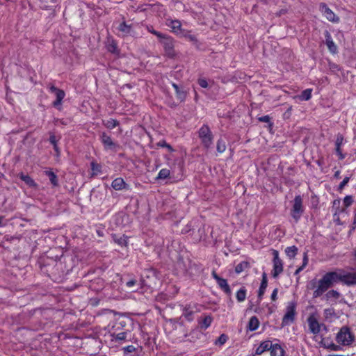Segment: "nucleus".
Segmentation results:
<instances>
[{"instance_id":"2f4dec72","label":"nucleus","mask_w":356,"mask_h":356,"mask_svg":"<svg viewBox=\"0 0 356 356\" xmlns=\"http://www.w3.org/2000/svg\"><path fill=\"white\" fill-rule=\"evenodd\" d=\"M103 124L109 129H113L120 124V122L115 119L110 118L109 120L103 121Z\"/></svg>"},{"instance_id":"423d86ee","label":"nucleus","mask_w":356,"mask_h":356,"mask_svg":"<svg viewBox=\"0 0 356 356\" xmlns=\"http://www.w3.org/2000/svg\"><path fill=\"white\" fill-rule=\"evenodd\" d=\"M184 273L191 278L198 276L202 271L201 266L195 262H192L189 259H187L186 261L184 262Z\"/></svg>"},{"instance_id":"7ed1b4c3","label":"nucleus","mask_w":356,"mask_h":356,"mask_svg":"<svg viewBox=\"0 0 356 356\" xmlns=\"http://www.w3.org/2000/svg\"><path fill=\"white\" fill-rule=\"evenodd\" d=\"M296 302L291 301L288 302L286 308V313L282 318V327L293 323L295 321L296 314Z\"/></svg>"},{"instance_id":"c9c22d12","label":"nucleus","mask_w":356,"mask_h":356,"mask_svg":"<svg viewBox=\"0 0 356 356\" xmlns=\"http://www.w3.org/2000/svg\"><path fill=\"white\" fill-rule=\"evenodd\" d=\"M307 264H308L307 252H305L304 255H303L302 264L301 266L298 268V269L295 271L294 274L296 275L298 273H300V272H301L305 268V267L307 265Z\"/></svg>"},{"instance_id":"4d7b16f0","label":"nucleus","mask_w":356,"mask_h":356,"mask_svg":"<svg viewBox=\"0 0 356 356\" xmlns=\"http://www.w3.org/2000/svg\"><path fill=\"white\" fill-rule=\"evenodd\" d=\"M340 203H341L340 199L334 200L333 201V206H332V207L333 208L336 207L337 209H339Z\"/></svg>"},{"instance_id":"338daca9","label":"nucleus","mask_w":356,"mask_h":356,"mask_svg":"<svg viewBox=\"0 0 356 356\" xmlns=\"http://www.w3.org/2000/svg\"><path fill=\"white\" fill-rule=\"evenodd\" d=\"M179 98H182V97H184L186 95L184 92H179Z\"/></svg>"},{"instance_id":"bf43d9fd","label":"nucleus","mask_w":356,"mask_h":356,"mask_svg":"<svg viewBox=\"0 0 356 356\" xmlns=\"http://www.w3.org/2000/svg\"><path fill=\"white\" fill-rule=\"evenodd\" d=\"M159 145L161 146V147H166L169 149H171V147L170 145L167 144L165 141H162V142H160L159 143Z\"/></svg>"},{"instance_id":"b1692460","label":"nucleus","mask_w":356,"mask_h":356,"mask_svg":"<svg viewBox=\"0 0 356 356\" xmlns=\"http://www.w3.org/2000/svg\"><path fill=\"white\" fill-rule=\"evenodd\" d=\"M19 177L20 178V179L24 181L29 187L36 188L38 186L36 182L28 175L20 173L19 175Z\"/></svg>"},{"instance_id":"9d476101","label":"nucleus","mask_w":356,"mask_h":356,"mask_svg":"<svg viewBox=\"0 0 356 356\" xmlns=\"http://www.w3.org/2000/svg\"><path fill=\"white\" fill-rule=\"evenodd\" d=\"M273 269L272 270V275L274 278H276L283 272V262L279 257V253L277 250H273Z\"/></svg>"},{"instance_id":"e433bc0d","label":"nucleus","mask_w":356,"mask_h":356,"mask_svg":"<svg viewBox=\"0 0 356 356\" xmlns=\"http://www.w3.org/2000/svg\"><path fill=\"white\" fill-rule=\"evenodd\" d=\"M90 167H91V170L92 171V176L97 175L98 173H100L102 171V166L96 162H94V161L91 162Z\"/></svg>"},{"instance_id":"f03ea898","label":"nucleus","mask_w":356,"mask_h":356,"mask_svg":"<svg viewBox=\"0 0 356 356\" xmlns=\"http://www.w3.org/2000/svg\"><path fill=\"white\" fill-rule=\"evenodd\" d=\"M199 137L203 146L209 149L212 146L213 136L207 124H204L198 131Z\"/></svg>"},{"instance_id":"5701e85b","label":"nucleus","mask_w":356,"mask_h":356,"mask_svg":"<svg viewBox=\"0 0 356 356\" xmlns=\"http://www.w3.org/2000/svg\"><path fill=\"white\" fill-rule=\"evenodd\" d=\"M270 350L271 356H284V350L277 343L272 344V348H270Z\"/></svg>"},{"instance_id":"a19ab883","label":"nucleus","mask_w":356,"mask_h":356,"mask_svg":"<svg viewBox=\"0 0 356 356\" xmlns=\"http://www.w3.org/2000/svg\"><path fill=\"white\" fill-rule=\"evenodd\" d=\"M178 21L177 20H171L168 19L166 22V25L172 29V31L176 33L177 29H178Z\"/></svg>"},{"instance_id":"f257e3e1","label":"nucleus","mask_w":356,"mask_h":356,"mask_svg":"<svg viewBox=\"0 0 356 356\" xmlns=\"http://www.w3.org/2000/svg\"><path fill=\"white\" fill-rule=\"evenodd\" d=\"M337 271L327 272L318 280L316 279L312 280L308 283L307 288L314 290L313 298H316L337 284Z\"/></svg>"},{"instance_id":"f8f14e48","label":"nucleus","mask_w":356,"mask_h":356,"mask_svg":"<svg viewBox=\"0 0 356 356\" xmlns=\"http://www.w3.org/2000/svg\"><path fill=\"white\" fill-rule=\"evenodd\" d=\"M161 42L163 46L166 56L169 58H173L175 56L173 40L171 38L164 37Z\"/></svg>"},{"instance_id":"37998d69","label":"nucleus","mask_w":356,"mask_h":356,"mask_svg":"<svg viewBox=\"0 0 356 356\" xmlns=\"http://www.w3.org/2000/svg\"><path fill=\"white\" fill-rule=\"evenodd\" d=\"M228 339V337L227 334H220V336L215 341V344L216 345H219V346H222L223 344H225L226 343V341H227Z\"/></svg>"},{"instance_id":"3c124183","label":"nucleus","mask_w":356,"mask_h":356,"mask_svg":"<svg viewBox=\"0 0 356 356\" xmlns=\"http://www.w3.org/2000/svg\"><path fill=\"white\" fill-rule=\"evenodd\" d=\"M123 351H124V354H127V353H133L136 350V348L132 346V345H129V346H127L126 347H124L122 348Z\"/></svg>"},{"instance_id":"6e6d98bb","label":"nucleus","mask_w":356,"mask_h":356,"mask_svg":"<svg viewBox=\"0 0 356 356\" xmlns=\"http://www.w3.org/2000/svg\"><path fill=\"white\" fill-rule=\"evenodd\" d=\"M149 31L151 32L152 33H153L154 35H156L159 38H164L163 36L162 33H161L160 32H159L157 31H155L154 29H149Z\"/></svg>"},{"instance_id":"ddd939ff","label":"nucleus","mask_w":356,"mask_h":356,"mask_svg":"<svg viewBox=\"0 0 356 356\" xmlns=\"http://www.w3.org/2000/svg\"><path fill=\"white\" fill-rule=\"evenodd\" d=\"M111 187L115 191L131 190L130 186L122 177L115 178L111 183Z\"/></svg>"},{"instance_id":"49530a36","label":"nucleus","mask_w":356,"mask_h":356,"mask_svg":"<svg viewBox=\"0 0 356 356\" xmlns=\"http://www.w3.org/2000/svg\"><path fill=\"white\" fill-rule=\"evenodd\" d=\"M350 177H346L339 184L338 186V191H341L344 187L348 184V181H350Z\"/></svg>"},{"instance_id":"39448f33","label":"nucleus","mask_w":356,"mask_h":356,"mask_svg":"<svg viewBox=\"0 0 356 356\" xmlns=\"http://www.w3.org/2000/svg\"><path fill=\"white\" fill-rule=\"evenodd\" d=\"M303 212L302 198L300 195H296L293 200V205L291 210V216L296 222L299 221Z\"/></svg>"},{"instance_id":"864d4df0","label":"nucleus","mask_w":356,"mask_h":356,"mask_svg":"<svg viewBox=\"0 0 356 356\" xmlns=\"http://www.w3.org/2000/svg\"><path fill=\"white\" fill-rule=\"evenodd\" d=\"M49 140L50 143L52 144L53 145H54V144H57L56 137L54 134H51V133L50 134Z\"/></svg>"},{"instance_id":"4468645a","label":"nucleus","mask_w":356,"mask_h":356,"mask_svg":"<svg viewBox=\"0 0 356 356\" xmlns=\"http://www.w3.org/2000/svg\"><path fill=\"white\" fill-rule=\"evenodd\" d=\"M324 35L325 38V44L327 47L329 51L332 54H336L338 52V49L332 40L331 34L326 30L324 32Z\"/></svg>"},{"instance_id":"c85d7f7f","label":"nucleus","mask_w":356,"mask_h":356,"mask_svg":"<svg viewBox=\"0 0 356 356\" xmlns=\"http://www.w3.org/2000/svg\"><path fill=\"white\" fill-rule=\"evenodd\" d=\"M341 294L339 292H338L336 290H330L328 291L326 294H325V298L327 299V300H337V299L339 298Z\"/></svg>"},{"instance_id":"8fccbe9b","label":"nucleus","mask_w":356,"mask_h":356,"mask_svg":"<svg viewBox=\"0 0 356 356\" xmlns=\"http://www.w3.org/2000/svg\"><path fill=\"white\" fill-rule=\"evenodd\" d=\"M327 348L333 351H339L341 350V347L339 345H336L333 343H331L330 345H328Z\"/></svg>"},{"instance_id":"0eeeda50","label":"nucleus","mask_w":356,"mask_h":356,"mask_svg":"<svg viewBox=\"0 0 356 356\" xmlns=\"http://www.w3.org/2000/svg\"><path fill=\"white\" fill-rule=\"evenodd\" d=\"M49 90L50 92L54 93L56 96V100L53 102L52 105L54 106V107L60 111L62 108V101L65 97V93L64 90L57 88L54 85H51L49 87Z\"/></svg>"},{"instance_id":"58836bf2","label":"nucleus","mask_w":356,"mask_h":356,"mask_svg":"<svg viewBox=\"0 0 356 356\" xmlns=\"http://www.w3.org/2000/svg\"><path fill=\"white\" fill-rule=\"evenodd\" d=\"M127 332H122L118 334H113L112 336L114 337L115 341H121L127 339Z\"/></svg>"},{"instance_id":"393cba45","label":"nucleus","mask_w":356,"mask_h":356,"mask_svg":"<svg viewBox=\"0 0 356 356\" xmlns=\"http://www.w3.org/2000/svg\"><path fill=\"white\" fill-rule=\"evenodd\" d=\"M212 318L211 316H206L203 319L199 321V326L201 330H207L212 323Z\"/></svg>"},{"instance_id":"dca6fc26","label":"nucleus","mask_w":356,"mask_h":356,"mask_svg":"<svg viewBox=\"0 0 356 356\" xmlns=\"http://www.w3.org/2000/svg\"><path fill=\"white\" fill-rule=\"evenodd\" d=\"M343 140H344V138H343V136L342 134H339L337 136V139L335 141V151H336V153L338 154L339 159L340 160H343L345 158V154H343L342 153L341 149V146L342 145V144L343 143Z\"/></svg>"},{"instance_id":"aec40b11","label":"nucleus","mask_w":356,"mask_h":356,"mask_svg":"<svg viewBox=\"0 0 356 356\" xmlns=\"http://www.w3.org/2000/svg\"><path fill=\"white\" fill-rule=\"evenodd\" d=\"M272 342L270 341H262L255 350L256 355H261L266 350H270L272 348Z\"/></svg>"},{"instance_id":"6e6552de","label":"nucleus","mask_w":356,"mask_h":356,"mask_svg":"<svg viewBox=\"0 0 356 356\" xmlns=\"http://www.w3.org/2000/svg\"><path fill=\"white\" fill-rule=\"evenodd\" d=\"M100 140L105 150L116 152L120 148V145L113 141L111 137L106 132L100 134Z\"/></svg>"},{"instance_id":"4c0bfd02","label":"nucleus","mask_w":356,"mask_h":356,"mask_svg":"<svg viewBox=\"0 0 356 356\" xmlns=\"http://www.w3.org/2000/svg\"><path fill=\"white\" fill-rule=\"evenodd\" d=\"M170 170L167 169V168H163L161 169L157 177H156V179H166L167 177H169L170 175Z\"/></svg>"},{"instance_id":"412c9836","label":"nucleus","mask_w":356,"mask_h":356,"mask_svg":"<svg viewBox=\"0 0 356 356\" xmlns=\"http://www.w3.org/2000/svg\"><path fill=\"white\" fill-rule=\"evenodd\" d=\"M179 38H185L186 40L192 42L194 44L197 45V40L196 37L190 33V32H185L181 29V24L179 23Z\"/></svg>"},{"instance_id":"0e129e2a","label":"nucleus","mask_w":356,"mask_h":356,"mask_svg":"<svg viewBox=\"0 0 356 356\" xmlns=\"http://www.w3.org/2000/svg\"><path fill=\"white\" fill-rule=\"evenodd\" d=\"M353 225L355 227H356V211L355 212V215H354V219H353Z\"/></svg>"},{"instance_id":"7c9ffc66","label":"nucleus","mask_w":356,"mask_h":356,"mask_svg":"<svg viewBox=\"0 0 356 356\" xmlns=\"http://www.w3.org/2000/svg\"><path fill=\"white\" fill-rule=\"evenodd\" d=\"M247 290L244 286H242L236 294V298L238 302H241L246 298Z\"/></svg>"},{"instance_id":"bb28decb","label":"nucleus","mask_w":356,"mask_h":356,"mask_svg":"<svg viewBox=\"0 0 356 356\" xmlns=\"http://www.w3.org/2000/svg\"><path fill=\"white\" fill-rule=\"evenodd\" d=\"M45 175L49 177V181L53 186H58V177L53 171H45Z\"/></svg>"},{"instance_id":"72a5a7b5","label":"nucleus","mask_w":356,"mask_h":356,"mask_svg":"<svg viewBox=\"0 0 356 356\" xmlns=\"http://www.w3.org/2000/svg\"><path fill=\"white\" fill-rule=\"evenodd\" d=\"M127 236L125 235H122L119 237H116V236H114L115 242L120 245V246L127 245Z\"/></svg>"},{"instance_id":"052dcab7","label":"nucleus","mask_w":356,"mask_h":356,"mask_svg":"<svg viewBox=\"0 0 356 356\" xmlns=\"http://www.w3.org/2000/svg\"><path fill=\"white\" fill-rule=\"evenodd\" d=\"M340 171L339 170H337L335 172H334V177L336 178V179H340L341 178V176H340Z\"/></svg>"},{"instance_id":"cd10ccee","label":"nucleus","mask_w":356,"mask_h":356,"mask_svg":"<svg viewBox=\"0 0 356 356\" xmlns=\"http://www.w3.org/2000/svg\"><path fill=\"white\" fill-rule=\"evenodd\" d=\"M249 268H250V263L246 261H243L235 267V272L239 274Z\"/></svg>"},{"instance_id":"a211bd4d","label":"nucleus","mask_w":356,"mask_h":356,"mask_svg":"<svg viewBox=\"0 0 356 356\" xmlns=\"http://www.w3.org/2000/svg\"><path fill=\"white\" fill-rule=\"evenodd\" d=\"M268 286V278L266 273L262 274V280L258 291V299L261 301Z\"/></svg>"},{"instance_id":"5fc2aeb1","label":"nucleus","mask_w":356,"mask_h":356,"mask_svg":"<svg viewBox=\"0 0 356 356\" xmlns=\"http://www.w3.org/2000/svg\"><path fill=\"white\" fill-rule=\"evenodd\" d=\"M277 292H278V289H275L273 291V293H272L271 296H270V298H271L272 300L275 301V300H277Z\"/></svg>"},{"instance_id":"09e8293b","label":"nucleus","mask_w":356,"mask_h":356,"mask_svg":"<svg viewBox=\"0 0 356 356\" xmlns=\"http://www.w3.org/2000/svg\"><path fill=\"white\" fill-rule=\"evenodd\" d=\"M192 227H193L192 222H191L190 223L187 224L186 227H184L181 229V234H188L190 232H191L193 230Z\"/></svg>"},{"instance_id":"774afa93","label":"nucleus","mask_w":356,"mask_h":356,"mask_svg":"<svg viewBox=\"0 0 356 356\" xmlns=\"http://www.w3.org/2000/svg\"><path fill=\"white\" fill-rule=\"evenodd\" d=\"M3 217L2 216H0V227H2L3 225H2V220H3Z\"/></svg>"},{"instance_id":"69168bd1","label":"nucleus","mask_w":356,"mask_h":356,"mask_svg":"<svg viewBox=\"0 0 356 356\" xmlns=\"http://www.w3.org/2000/svg\"><path fill=\"white\" fill-rule=\"evenodd\" d=\"M172 86L175 88L177 92H178V85L176 83H172Z\"/></svg>"},{"instance_id":"f3484780","label":"nucleus","mask_w":356,"mask_h":356,"mask_svg":"<svg viewBox=\"0 0 356 356\" xmlns=\"http://www.w3.org/2000/svg\"><path fill=\"white\" fill-rule=\"evenodd\" d=\"M216 283L219 288L229 298L232 296V290L229 286V285L227 283V280L221 277L218 281H216Z\"/></svg>"},{"instance_id":"a18cd8bd","label":"nucleus","mask_w":356,"mask_h":356,"mask_svg":"<svg viewBox=\"0 0 356 356\" xmlns=\"http://www.w3.org/2000/svg\"><path fill=\"white\" fill-rule=\"evenodd\" d=\"M353 202V197L352 195H346L343 198V205L345 208L349 207Z\"/></svg>"},{"instance_id":"20e7f679","label":"nucleus","mask_w":356,"mask_h":356,"mask_svg":"<svg viewBox=\"0 0 356 356\" xmlns=\"http://www.w3.org/2000/svg\"><path fill=\"white\" fill-rule=\"evenodd\" d=\"M354 339V336L347 326L342 327L336 337L337 343L343 346L351 344Z\"/></svg>"},{"instance_id":"4be33fe9","label":"nucleus","mask_w":356,"mask_h":356,"mask_svg":"<svg viewBox=\"0 0 356 356\" xmlns=\"http://www.w3.org/2000/svg\"><path fill=\"white\" fill-rule=\"evenodd\" d=\"M194 314H195L194 308L192 307L191 305L186 306L183 309L182 316H184V318L188 321H191L193 320Z\"/></svg>"},{"instance_id":"c756f323","label":"nucleus","mask_w":356,"mask_h":356,"mask_svg":"<svg viewBox=\"0 0 356 356\" xmlns=\"http://www.w3.org/2000/svg\"><path fill=\"white\" fill-rule=\"evenodd\" d=\"M312 89L307 88L301 92L300 95L298 96V98L301 101H307L312 97Z\"/></svg>"},{"instance_id":"a878e982","label":"nucleus","mask_w":356,"mask_h":356,"mask_svg":"<svg viewBox=\"0 0 356 356\" xmlns=\"http://www.w3.org/2000/svg\"><path fill=\"white\" fill-rule=\"evenodd\" d=\"M259 321L257 317L252 316L249 320L248 328L250 331H254L259 327Z\"/></svg>"},{"instance_id":"680f3d73","label":"nucleus","mask_w":356,"mask_h":356,"mask_svg":"<svg viewBox=\"0 0 356 356\" xmlns=\"http://www.w3.org/2000/svg\"><path fill=\"white\" fill-rule=\"evenodd\" d=\"M53 146H54V149L56 152L57 154H59L60 150H59V148H58L57 144H54V145H53Z\"/></svg>"},{"instance_id":"13d9d810","label":"nucleus","mask_w":356,"mask_h":356,"mask_svg":"<svg viewBox=\"0 0 356 356\" xmlns=\"http://www.w3.org/2000/svg\"><path fill=\"white\" fill-rule=\"evenodd\" d=\"M212 277L216 280L218 281L219 279L221 278L215 270H213L211 273Z\"/></svg>"},{"instance_id":"6ab92c4d","label":"nucleus","mask_w":356,"mask_h":356,"mask_svg":"<svg viewBox=\"0 0 356 356\" xmlns=\"http://www.w3.org/2000/svg\"><path fill=\"white\" fill-rule=\"evenodd\" d=\"M118 30L120 33V35L124 37L131 35L132 26L131 25L127 24L125 22H122L119 24Z\"/></svg>"},{"instance_id":"ea45409f","label":"nucleus","mask_w":356,"mask_h":356,"mask_svg":"<svg viewBox=\"0 0 356 356\" xmlns=\"http://www.w3.org/2000/svg\"><path fill=\"white\" fill-rule=\"evenodd\" d=\"M125 285L127 288L132 289L135 286L141 287L142 283H140V282H138L136 279H130L126 282Z\"/></svg>"},{"instance_id":"e2e57ef3","label":"nucleus","mask_w":356,"mask_h":356,"mask_svg":"<svg viewBox=\"0 0 356 356\" xmlns=\"http://www.w3.org/2000/svg\"><path fill=\"white\" fill-rule=\"evenodd\" d=\"M192 118V113H188L186 116H184L185 120H187Z\"/></svg>"},{"instance_id":"de8ad7c7","label":"nucleus","mask_w":356,"mask_h":356,"mask_svg":"<svg viewBox=\"0 0 356 356\" xmlns=\"http://www.w3.org/2000/svg\"><path fill=\"white\" fill-rule=\"evenodd\" d=\"M107 49L109 52L113 54L117 53L118 51L117 44L114 42H112L107 46Z\"/></svg>"},{"instance_id":"2eb2a0df","label":"nucleus","mask_w":356,"mask_h":356,"mask_svg":"<svg viewBox=\"0 0 356 356\" xmlns=\"http://www.w3.org/2000/svg\"><path fill=\"white\" fill-rule=\"evenodd\" d=\"M307 322L309 324V328L311 332H312L314 334H316L319 333L320 332V324L318 322L317 319L311 316L308 318Z\"/></svg>"},{"instance_id":"9b49d317","label":"nucleus","mask_w":356,"mask_h":356,"mask_svg":"<svg viewBox=\"0 0 356 356\" xmlns=\"http://www.w3.org/2000/svg\"><path fill=\"white\" fill-rule=\"evenodd\" d=\"M319 10L326 19L332 22L337 23L339 21V17H337L334 12L328 8L325 3H321L319 5Z\"/></svg>"},{"instance_id":"c03bdc74","label":"nucleus","mask_w":356,"mask_h":356,"mask_svg":"<svg viewBox=\"0 0 356 356\" xmlns=\"http://www.w3.org/2000/svg\"><path fill=\"white\" fill-rule=\"evenodd\" d=\"M258 120L261 122L268 123L270 127H272L273 126V123L270 121V118L269 115H264L259 117Z\"/></svg>"},{"instance_id":"603ef678","label":"nucleus","mask_w":356,"mask_h":356,"mask_svg":"<svg viewBox=\"0 0 356 356\" xmlns=\"http://www.w3.org/2000/svg\"><path fill=\"white\" fill-rule=\"evenodd\" d=\"M198 84L204 88H207L208 87V82L204 79H198Z\"/></svg>"},{"instance_id":"1a4fd4ad","label":"nucleus","mask_w":356,"mask_h":356,"mask_svg":"<svg viewBox=\"0 0 356 356\" xmlns=\"http://www.w3.org/2000/svg\"><path fill=\"white\" fill-rule=\"evenodd\" d=\"M338 283L342 282L347 286L356 284V273H342L341 270L337 271Z\"/></svg>"},{"instance_id":"f704fd0d","label":"nucleus","mask_w":356,"mask_h":356,"mask_svg":"<svg viewBox=\"0 0 356 356\" xmlns=\"http://www.w3.org/2000/svg\"><path fill=\"white\" fill-rule=\"evenodd\" d=\"M216 149L218 152L222 153L226 149V143L222 138H219L217 141Z\"/></svg>"},{"instance_id":"473e14b6","label":"nucleus","mask_w":356,"mask_h":356,"mask_svg":"<svg viewBox=\"0 0 356 356\" xmlns=\"http://www.w3.org/2000/svg\"><path fill=\"white\" fill-rule=\"evenodd\" d=\"M285 253L290 259L294 258L298 253V248L295 245L287 247Z\"/></svg>"},{"instance_id":"79ce46f5","label":"nucleus","mask_w":356,"mask_h":356,"mask_svg":"<svg viewBox=\"0 0 356 356\" xmlns=\"http://www.w3.org/2000/svg\"><path fill=\"white\" fill-rule=\"evenodd\" d=\"M328 67L331 72L335 74H337V73L341 70L339 65L332 62H329Z\"/></svg>"}]
</instances>
